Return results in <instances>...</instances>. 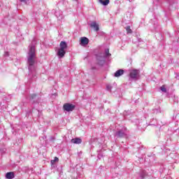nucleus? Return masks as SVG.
<instances>
[{
	"label": "nucleus",
	"instance_id": "nucleus-1",
	"mask_svg": "<svg viewBox=\"0 0 179 179\" xmlns=\"http://www.w3.org/2000/svg\"><path fill=\"white\" fill-rule=\"evenodd\" d=\"M27 64L28 69L29 71V78H31L32 80H36L37 76H36V47H34V45L29 46Z\"/></svg>",
	"mask_w": 179,
	"mask_h": 179
},
{
	"label": "nucleus",
	"instance_id": "nucleus-2",
	"mask_svg": "<svg viewBox=\"0 0 179 179\" xmlns=\"http://www.w3.org/2000/svg\"><path fill=\"white\" fill-rule=\"evenodd\" d=\"M66 48H68V43L64 41H61L59 48L57 51V57H59V58H64V57H65V54H66Z\"/></svg>",
	"mask_w": 179,
	"mask_h": 179
},
{
	"label": "nucleus",
	"instance_id": "nucleus-3",
	"mask_svg": "<svg viewBox=\"0 0 179 179\" xmlns=\"http://www.w3.org/2000/svg\"><path fill=\"white\" fill-rule=\"evenodd\" d=\"M108 57H111V54L110 53V49H106L103 56L98 55L96 57L99 65H104L106 62V58H108Z\"/></svg>",
	"mask_w": 179,
	"mask_h": 179
},
{
	"label": "nucleus",
	"instance_id": "nucleus-4",
	"mask_svg": "<svg viewBox=\"0 0 179 179\" xmlns=\"http://www.w3.org/2000/svg\"><path fill=\"white\" fill-rule=\"evenodd\" d=\"M129 76L131 79H134V80H136L138 78H139V71L136 69L131 70L130 71Z\"/></svg>",
	"mask_w": 179,
	"mask_h": 179
},
{
	"label": "nucleus",
	"instance_id": "nucleus-5",
	"mask_svg": "<svg viewBox=\"0 0 179 179\" xmlns=\"http://www.w3.org/2000/svg\"><path fill=\"white\" fill-rule=\"evenodd\" d=\"M75 107H76L75 105L71 103H65L63 106L64 110L68 113H69V111H73L75 110Z\"/></svg>",
	"mask_w": 179,
	"mask_h": 179
},
{
	"label": "nucleus",
	"instance_id": "nucleus-6",
	"mask_svg": "<svg viewBox=\"0 0 179 179\" xmlns=\"http://www.w3.org/2000/svg\"><path fill=\"white\" fill-rule=\"evenodd\" d=\"M125 131H127V128H124L121 130H119L115 133V136H117V138H124L127 136V134L125 133Z\"/></svg>",
	"mask_w": 179,
	"mask_h": 179
},
{
	"label": "nucleus",
	"instance_id": "nucleus-7",
	"mask_svg": "<svg viewBox=\"0 0 179 179\" xmlns=\"http://www.w3.org/2000/svg\"><path fill=\"white\" fill-rule=\"evenodd\" d=\"M80 45H87V44H89V38L86 37H82L80 38Z\"/></svg>",
	"mask_w": 179,
	"mask_h": 179
},
{
	"label": "nucleus",
	"instance_id": "nucleus-8",
	"mask_svg": "<svg viewBox=\"0 0 179 179\" xmlns=\"http://www.w3.org/2000/svg\"><path fill=\"white\" fill-rule=\"evenodd\" d=\"M90 27L95 30V31H99V24L96 22H92L90 24Z\"/></svg>",
	"mask_w": 179,
	"mask_h": 179
},
{
	"label": "nucleus",
	"instance_id": "nucleus-9",
	"mask_svg": "<svg viewBox=\"0 0 179 179\" xmlns=\"http://www.w3.org/2000/svg\"><path fill=\"white\" fill-rule=\"evenodd\" d=\"M122 75H124V70L120 69L115 73L114 76L115 78H120V76H122Z\"/></svg>",
	"mask_w": 179,
	"mask_h": 179
},
{
	"label": "nucleus",
	"instance_id": "nucleus-10",
	"mask_svg": "<svg viewBox=\"0 0 179 179\" xmlns=\"http://www.w3.org/2000/svg\"><path fill=\"white\" fill-rule=\"evenodd\" d=\"M6 179H13L15 178V173L13 172H8L6 173Z\"/></svg>",
	"mask_w": 179,
	"mask_h": 179
},
{
	"label": "nucleus",
	"instance_id": "nucleus-11",
	"mask_svg": "<svg viewBox=\"0 0 179 179\" xmlns=\"http://www.w3.org/2000/svg\"><path fill=\"white\" fill-rule=\"evenodd\" d=\"M71 143L79 145V144L82 143V139H80L79 138H73V139H71Z\"/></svg>",
	"mask_w": 179,
	"mask_h": 179
},
{
	"label": "nucleus",
	"instance_id": "nucleus-12",
	"mask_svg": "<svg viewBox=\"0 0 179 179\" xmlns=\"http://www.w3.org/2000/svg\"><path fill=\"white\" fill-rule=\"evenodd\" d=\"M36 97H37V95H36L35 94H33L30 95L28 99L31 103H36V101H34L36 100Z\"/></svg>",
	"mask_w": 179,
	"mask_h": 179
},
{
	"label": "nucleus",
	"instance_id": "nucleus-13",
	"mask_svg": "<svg viewBox=\"0 0 179 179\" xmlns=\"http://www.w3.org/2000/svg\"><path fill=\"white\" fill-rule=\"evenodd\" d=\"M160 90H162V92H163L164 93H167V89L166 88V85H162L160 87Z\"/></svg>",
	"mask_w": 179,
	"mask_h": 179
},
{
	"label": "nucleus",
	"instance_id": "nucleus-14",
	"mask_svg": "<svg viewBox=\"0 0 179 179\" xmlns=\"http://www.w3.org/2000/svg\"><path fill=\"white\" fill-rule=\"evenodd\" d=\"M102 5H103V6H107V5H108V3H110V0H105L103 1L102 3H101Z\"/></svg>",
	"mask_w": 179,
	"mask_h": 179
},
{
	"label": "nucleus",
	"instance_id": "nucleus-15",
	"mask_svg": "<svg viewBox=\"0 0 179 179\" xmlns=\"http://www.w3.org/2000/svg\"><path fill=\"white\" fill-rule=\"evenodd\" d=\"M126 31H127V33L128 34L132 33V30L131 29V27H126Z\"/></svg>",
	"mask_w": 179,
	"mask_h": 179
},
{
	"label": "nucleus",
	"instance_id": "nucleus-16",
	"mask_svg": "<svg viewBox=\"0 0 179 179\" xmlns=\"http://www.w3.org/2000/svg\"><path fill=\"white\" fill-rule=\"evenodd\" d=\"M58 157H55V158H54V159H52V160H51V162H50V163L52 164H54L55 163H56V162H58Z\"/></svg>",
	"mask_w": 179,
	"mask_h": 179
},
{
	"label": "nucleus",
	"instance_id": "nucleus-17",
	"mask_svg": "<svg viewBox=\"0 0 179 179\" xmlns=\"http://www.w3.org/2000/svg\"><path fill=\"white\" fill-rule=\"evenodd\" d=\"M111 89H113V87L110 85H108L106 86V90L108 91V92H111Z\"/></svg>",
	"mask_w": 179,
	"mask_h": 179
},
{
	"label": "nucleus",
	"instance_id": "nucleus-18",
	"mask_svg": "<svg viewBox=\"0 0 179 179\" xmlns=\"http://www.w3.org/2000/svg\"><path fill=\"white\" fill-rule=\"evenodd\" d=\"M146 176V171H143L141 174V177L143 178H145V176Z\"/></svg>",
	"mask_w": 179,
	"mask_h": 179
},
{
	"label": "nucleus",
	"instance_id": "nucleus-19",
	"mask_svg": "<svg viewBox=\"0 0 179 179\" xmlns=\"http://www.w3.org/2000/svg\"><path fill=\"white\" fill-rule=\"evenodd\" d=\"M4 56L9 57V52H5Z\"/></svg>",
	"mask_w": 179,
	"mask_h": 179
},
{
	"label": "nucleus",
	"instance_id": "nucleus-20",
	"mask_svg": "<svg viewBox=\"0 0 179 179\" xmlns=\"http://www.w3.org/2000/svg\"><path fill=\"white\" fill-rule=\"evenodd\" d=\"M20 2H25L26 3V0H20Z\"/></svg>",
	"mask_w": 179,
	"mask_h": 179
},
{
	"label": "nucleus",
	"instance_id": "nucleus-21",
	"mask_svg": "<svg viewBox=\"0 0 179 179\" xmlns=\"http://www.w3.org/2000/svg\"><path fill=\"white\" fill-rule=\"evenodd\" d=\"M100 3H101L103 2V0H99Z\"/></svg>",
	"mask_w": 179,
	"mask_h": 179
},
{
	"label": "nucleus",
	"instance_id": "nucleus-22",
	"mask_svg": "<svg viewBox=\"0 0 179 179\" xmlns=\"http://www.w3.org/2000/svg\"><path fill=\"white\" fill-rule=\"evenodd\" d=\"M74 1H78V0H74Z\"/></svg>",
	"mask_w": 179,
	"mask_h": 179
}]
</instances>
